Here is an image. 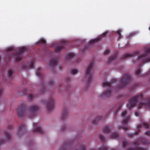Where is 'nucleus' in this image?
<instances>
[{"label": "nucleus", "mask_w": 150, "mask_h": 150, "mask_svg": "<svg viewBox=\"0 0 150 150\" xmlns=\"http://www.w3.org/2000/svg\"><path fill=\"white\" fill-rule=\"evenodd\" d=\"M4 134L7 139L8 140L10 139L11 138V135L7 132H5Z\"/></svg>", "instance_id": "nucleus-29"}, {"label": "nucleus", "mask_w": 150, "mask_h": 150, "mask_svg": "<svg viewBox=\"0 0 150 150\" xmlns=\"http://www.w3.org/2000/svg\"><path fill=\"white\" fill-rule=\"evenodd\" d=\"M110 50H105L104 52V54L107 55L108 54L110 53Z\"/></svg>", "instance_id": "nucleus-37"}, {"label": "nucleus", "mask_w": 150, "mask_h": 150, "mask_svg": "<svg viewBox=\"0 0 150 150\" xmlns=\"http://www.w3.org/2000/svg\"><path fill=\"white\" fill-rule=\"evenodd\" d=\"M141 71V69H139L136 72V74L137 75H138L140 74Z\"/></svg>", "instance_id": "nucleus-39"}, {"label": "nucleus", "mask_w": 150, "mask_h": 150, "mask_svg": "<svg viewBox=\"0 0 150 150\" xmlns=\"http://www.w3.org/2000/svg\"><path fill=\"white\" fill-rule=\"evenodd\" d=\"M78 150H86L85 145H82L81 147L79 148Z\"/></svg>", "instance_id": "nucleus-30"}, {"label": "nucleus", "mask_w": 150, "mask_h": 150, "mask_svg": "<svg viewBox=\"0 0 150 150\" xmlns=\"http://www.w3.org/2000/svg\"><path fill=\"white\" fill-rule=\"evenodd\" d=\"M102 118V117L100 116L96 118V119H95L92 122V124L93 125L96 124L97 122V121L99 120H101Z\"/></svg>", "instance_id": "nucleus-22"}, {"label": "nucleus", "mask_w": 150, "mask_h": 150, "mask_svg": "<svg viewBox=\"0 0 150 150\" xmlns=\"http://www.w3.org/2000/svg\"><path fill=\"white\" fill-rule=\"evenodd\" d=\"M145 51V52L144 54L138 56L139 60H140L142 63L150 61V58L148 59L147 57L148 54L150 53V48H146Z\"/></svg>", "instance_id": "nucleus-6"}, {"label": "nucleus", "mask_w": 150, "mask_h": 150, "mask_svg": "<svg viewBox=\"0 0 150 150\" xmlns=\"http://www.w3.org/2000/svg\"><path fill=\"white\" fill-rule=\"evenodd\" d=\"M36 75L39 77H42L43 75L41 73V70L40 68H38L37 69L36 72Z\"/></svg>", "instance_id": "nucleus-21"}, {"label": "nucleus", "mask_w": 150, "mask_h": 150, "mask_svg": "<svg viewBox=\"0 0 150 150\" xmlns=\"http://www.w3.org/2000/svg\"><path fill=\"white\" fill-rule=\"evenodd\" d=\"M122 106V105H119V108L116 110L115 113V114H116L118 112L119 110L121 108V107Z\"/></svg>", "instance_id": "nucleus-38"}, {"label": "nucleus", "mask_w": 150, "mask_h": 150, "mask_svg": "<svg viewBox=\"0 0 150 150\" xmlns=\"http://www.w3.org/2000/svg\"><path fill=\"white\" fill-rule=\"evenodd\" d=\"M111 150H116L115 149H112Z\"/></svg>", "instance_id": "nucleus-57"}, {"label": "nucleus", "mask_w": 150, "mask_h": 150, "mask_svg": "<svg viewBox=\"0 0 150 150\" xmlns=\"http://www.w3.org/2000/svg\"><path fill=\"white\" fill-rule=\"evenodd\" d=\"M13 127L11 125H9L8 126V128L9 129H12Z\"/></svg>", "instance_id": "nucleus-44"}, {"label": "nucleus", "mask_w": 150, "mask_h": 150, "mask_svg": "<svg viewBox=\"0 0 150 150\" xmlns=\"http://www.w3.org/2000/svg\"><path fill=\"white\" fill-rule=\"evenodd\" d=\"M13 50V48L12 47H10L8 48V51H12Z\"/></svg>", "instance_id": "nucleus-50"}, {"label": "nucleus", "mask_w": 150, "mask_h": 150, "mask_svg": "<svg viewBox=\"0 0 150 150\" xmlns=\"http://www.w3.org/2000/svg\"><path fill=\"white\" fill-rule=\"evenodd\" d=\"M23 69H26L27 68V67L25 66L23 67Z\"/></svg>", "instance_id": "nucleus-55"}, {"label": "nucleus", "mask_w": 150, "mask_h": 150, "mask_svg": "<svg viewBox=\"0 0 150 150\" xmlns=\"http://www.w3.org/2000/svg\"><path fill=\"white\" fill-rule=\"evenodd\" d=\"M108 149V146L105 145H104L101 148H100L98 150H107Z\"/></svg>", "instance_id": "nucleus-26"}, {"label": "nucleus", "mask_w": 150, "mask_h": 150, "mask_svg": "<svg viewBox=\"0 0 150 150\" xmlns=\"http://www.w3.org/2000/svg\"><path fill=\"white\" fill-rule=\"evenodd\" d=\"M78 72L75 69H72L70 72V73L72 74H75Z\"/></svg>", "instance_id": "nucleus-32"}, {"label": "nucleus", "mask_w": 150, "mask_h": 150, "mask_svg": "<svg viewBox=\"0 0 150 150\" xmlns=\"http://www.w3.org/2000/svg\"><path fill=\"white\" fill-rule=\"evenodd\" d=\"M130 145V143L126 141H124L123 143V146L124 147H125L127 146H129Z\"/></svg>", "instance_id": "nucleus-27"}, {"label": "nucleus", "mask_w": 150, "mask_h": 150, "mask_svg": "<svg viewBox=\"0 0 150 150\" xmlns=\"http://www.w3.org/2000/svg\"><path fill=\"white\" fill-rule=\"evenodd\" d=\"M142 125L144 126L145 128H149V125L148 124H147L145 122H143L142 123Z\"/></svg>", "instance_id": "nucleus-36"}, {"label": "nucleus", "mask_w": 150, "mask_h": 150, "mask_svg": "<svg viewBox=\"0 0 150 150\" xmlns=\"http://www.w3.org/2000/svg\"><path fill=\"white\" fill-rule=\"evenodd\" d=\"M68 113V110L66 108L63 109V112L62 115V118L64 120L67 117Z\"/></svg>", "instance_id": "nucleus-15"}, {"label": "nucleus", "mask_w": 150, "mask_h": 150, "mask_svg": "<svg viewBox=\"0 0 150 150\" xmlns=\"http://www.w3.org/2000/svg\"><path fill=\"white\" fill-rule=\"evenodd\" d=\"M94 64V61H92L90 63L86 71V78L88 79V83H90L91 82L92 78V74L91 71L93 68Z\"/></svg>", "instance_id": "nucleus-5"}, {"label": "nucleus", "mask_w": 150, "mask_h": 150, "mask_svg": "<svg viewBox=\"0 0 150 150\" xmlns=\"http://www.w3.org/2000/svg\"><path fill=\"white\" fill-rule=\"evenodd\" d=\"M45 88L44 86H42V92H43L44 91Z\"/></svg>", "instance_id": "nucleus-47"}, {"label": "nucleus", "mask_w": 150, "mask_h": 150, "mask_svg": "<svg viewBox=\"0 0 150 150\" xmlns=\"http://www.w3.org/2000/svg\"><path fill=\"white\" fill-rule=\"evenodd\" d=\"M139 52L138 51H137L134 53H133L132 54H124L123 57H122V59H125L126 58L129 57H134L136 56L138 54Z\"/></svg>", "instance_id": "nucleus-12"}, {"label": "nucleus", "mask_w": 150, "mask_h": 150, "mask_svg": "<svg viewBox=\"0 0 150 150\" xmlns=\"http://www.w3.org/2000/svg\"><path fill=\"white\" fill-rule=\"evenodd\" d=\"M58 61L57 59H52L50 60V63L52 67H54L57 65Z\"/></svg>", "instance_id": "nucleus-16"}, {"label": "nucleus", "mask_w": 150, "mask_h": 150, "mask_svg": "<svg viewBox=\"0 0 150 150\" xmlns=\"http://www.w3.org/2000/svg\"><path fill=\"white\" fill-rule=\"evenodd\" d=\"M13 72L10 69L8 71V74L9 77H11L12 75Z\"/></svg>", "instance_id": "nucleus-35"}, {"label": "nucleus", "mask_w": 150, "mask_h": 150, "mask_svg": "<svg viewBox=\"0 0 150 150\" xmlns=\"http://www.w3.org/2000/svg\"><path fill=\"white\" fill-rule=\"evenodd\" d=\"M121 31L120 30H118L117 31V33L119 37L120 38H121Z\"/></svg>", "instance_id": "nucleus-41"}, {"label": "nucleus", "mask_w": 150, "mask_h": 150, "mask_svg": "<svg viewBox=\"0 0 150 150\" xmlns=\"http://www.w3.org/2000/svg\"><path fill=\"white\" fill-rule=\"evenodd\" d=\"M26 48L25 47H22L20 48L18 51L16 52L15 55L16 57V59L17 61H19L21 60L22 57V53L25 50Z\"/></svg>", "instance_id": "nucleus-8"}, {"label": "nucleus", "mask_w": 150, "mask_h": 150, "mask_svg": "<svg viewBox=\"0 0 150 150\" xmlns=\"http://www.w3.org/2000/svg\"><path fill=\"white\" fill-rule=\"evenodd\" d=\"M37 125V123H33V126H36Z\"/></svg>", "instance_id": "nucleus-53"}, {"label": "nucleus", "mask_w": 150, "mask_h": 150, "mask_svg": "<svg viewBox=\"0 0 150 150\" xmlns=\"http://www.w3.org/2000/svg\"><path fill=\"white\" fill-rule=\"evenodd\" d=\"M67 41H64L62 42V44L56 46L55 47V52H59L62 50L64 49V45H67Z\"/></svg>", "instance_id": "nucleus-10"}, {"label": "nucleus", "mask_w": 150, "mask_h": 150, "mask_svg": "<svg viewBox=\"0 0 150 150\" xmlns=\"http://www.w3.org/2000/svg\"><path fill=\"white\" fill-rule=\"evenodd\" d=\"M117 81V80L116 79H113L111 81L109 82H108L106 81H104L103 82L102 84L104 86L110 87L112 83H116Z\"/></svg>", "instance_id": "nucleus-11"}, {"label": "nucleus", "mask_w": 150, "mask_h": 150, "mask_svg": "<svg viewBox=\"0 0 150 150\" xmlns=\"http://www.w3.org/2000/svg\"><path fill=\"white\" fill-rule=\"evenodd\" d=\"M142 127V126L140 125H138L137 126V128L138 129L139 131L140 129Z\"/></svg>", "instance_id": "nucleus-45"}, {"label": "nucleus", "mask_w": 150, "mask_h": 150, "mask_svg": "<svg viewBox=\"0 0 150 150\" xmlns=\"http://www.w3.org/2000/svg\"><path fill=\"white\" fill-rule=\"evenodd\" d=\"M49 83H50L49 85L51 86H53L54 83V81L53 80H50L49 81Z\"/></svg>", "instance_id": "nucleus-40"}, {"label": "nucleus", "mask_w": 150, "mask_h": 150, "mask_svg": "<svg viewBox=\"0 0 150 150\" xmlns=\"http://www.w3.org/2000/svg\"><path fill=\"white\" fill-rule=\"evenodd\" d=\"M11 56H10L9 57H8V60L9 61L11 59Z\"/></svg>", "instance_id": "nucleus-54"}, {"label": "nucleus", "mask_w": 150, "mask_h": 150, "mask_svg": "<svg viewBox=\"0 0 150 150\" xmlns=\"http://www.w3.org/2000/svg\"><path fill=\"white\" fill-rule=\"evenodd\" d=\"M54 102L52 98H50L48 101L45 103L47 109L49 111L52 110L54 108Z\"/></svg>", "instance_id": "nucleus-9"}, {"label": "nucleus", "mask_w": 150, "mask_h": 150, "mask_svg": "<svg viewBox=\"0 0 150 150\" xmlns=\"http://www.w3.org/2000/svg\"><path fill=\"white\" fill-rule=\"evenodd\" d=\"M117 54V53L116 52L113 56L109 57L108 59V63H110L112 61L114 60L116 58Z\"/></svg>", "instance_id": "nucleus-19"}, {"label": "nucleus", "mask_w": 150, "mask_h": 150, "mask_svg": "<svg viewBox=\"0 0 150 150\" xmlns=\"http://www.w3.org/2000/svg\"><path fill=\"white\" fill-rule=\"evenodd\" d=\"M39 109L38 107L35 105H32L28 111H26L25 105L21 104L18 106L17 111L19 116L21 117L24 115H26L30 118L33 117L35 115Z\"/></svg>", "instance_id": "nucleus-2"}, {"label": "nucleus", "mask_w": 150, "mask_h": 150, "mask_svg": "<svg viewBox=\"0 0 150 150\" xmlns=\"http://www.w3.org/2000/svg\"><path fill=\"white\" fill-rule=\"evenodd\" d=\"M131 78L129 74H125L124 77L120 81V88H122L131 81Z\"/></svg>", "instance_id": "nucleus-7"}, {"label": "nucleus", "mask_w": 150, "mask_h": 150, "mask_svg": "<svg viewBox=\"0 0 150 150\" xmlns=\"http://www.w3.org/2000/svg\"><path fill=\"white\" fill-rule=\"evenodd\" d=\"M39 42L40 43H43L44 44H46V40L44 39H41L39 41Z\"/></svg>", "instance_id": "nucleus-33"}, {"label": "nucleus", "mask_w": 150, "mask_h": 150, "mask_svg": "<svg viewBox=\"0 0 150 150\" xmlns=\"http://www.w3.org/2000/svg\"><path fill=\"white\" fill-rule=\"evenodd\" d=\"M111 131V129L110 127L108 126H106L103 129V133H108Z\"/></svg>", "instance_id": "nucleus-18"}, {"label": "nucleus", "mask_w": 150, "mask_h": 150, "mask_svg": "<svg viewBox=\"0 0 150 150\" xmlns=\"http://www.w3.org/2000/svg\"><path fill=\"white\" fill-rule=\"evenodd\" d=\"M122 117L124 119L122 121V126L120 127L122 129L125 130L128 129V128L127 126L124 127V125H126L130 120V117L129 115H127L126 111H123L122 113Z\"/></svg>", "instance_id": "nucleus-3"}, {"label": "nucleus", "mask_w": 150, "mask_h": 150, "mask_svg": "<svg viewBox=\"0 0 150 150\" xmlns=\"http://www.w3.org/2000/svg\"><path fill=\"white\" fill-rule=\"evenodd\" d=\"M65 127H62V130H64L65 129Z\"/></svg>", "instance_id": "nucleus-52"}, {"label": "nucleus", "mask_w": 150, "mask_h": 150, "mask_svg": "<svg viewBox=\"0 0 150 150\" xmlns=\"http://www.w3.org/2000/svg\"><path fill=\"white\" fill-rule=\"evenodd\" d=\"M66 79H67V80H66L67 81H69V78H67Z\"/></svg>", "instance_id": "nucleus-56"}, {"label": "nucleus", "mask_w": 150, "mask_h": 150, "mask_svg": "<svg viewBox=\"0 0 150 150\" xmlns=\"http://www.w3.org/2000/svg\"><path fill=\"white\" fill-rule=\"evenodd\" d=\"M33 132H37L40 134H42L43 133V131L41 128L39 127H38L35 128L33 129Z\"/></svg>", "instance_id": "nucleus-20"}, {"label": "nucleus", "mask_w": 150, "mask_h": 150, "mask_svg": "<svg viewBox=\"0 0 150 150\" xmlns=\"http://www.w3.org/2000/svg\"><path fill=\"white\" fill-rule=\"evenodd\" d=\"M3 89L2 88H0V96L1 95Z\"/></svg>", "instance_id": "nucleus-46"}, {"label": "nucleus", "mask_w": 150, "mask_h": 150, "mask_svg": "<svg viewBox=\"0 0 150 150\" xmlns=\"http://www.w3.org/2000/svg\"><path fill=\"white\" fill-rule=\"evenodd\" d=\"M138 132H137L131 134H128V135L129 137H131L134 136L135 135L137 134L138 133Z\"/></svg>", "instance_id": "nucleus-34"}, {"label": "nucleus", "mask_w": 150, "mask_h": 150, "mask_svg": "<svg viewBox=\"0 0 150 150\" xmlns=\"http://www.w3.org/2000/svg\"><path fill=\"white\" fill-rule=\"evenodd\" d=\"M88 49V48H87V47H86V46L83 49V51H84V50H86V49Z\"/></svg>", "instance_id": "nucleus-51"}, {"label": "nucleus", "mask_w": 150, "mask_h": 150, "mask_svg": "<svg viewBox=\"0 0 150 150\" xmlns=\"http://www.w3.org/2000/svg\"><path fill=\"white\" fill-rule=\"evenodd\" d=\"M135 115H136V116H139V114L137 112H135Z\"/></svg>", "instance_id": "nucleus-48"}, {"label": "nucleus", "mask_w": 150, "mask_h": 150, "mask_svg": "<svg viewBox=\"0 0 150 150\" xmlns=\"http://www.w3.org/2000/svg\"><path fill=\"white\" fill-rule=\"evenodd\" d=\"M71 144V143L70 142L67 143L66 144V145H65V146H64V148H63V149H64V148H65V147L66 146H67L69 145L70 144Z\"/></svg>", "instance_id": "nucleus-42"}, {"label": "nucleus", "mask_w": 150, "mask_h": 150, "mask_svg": "<svg viewBox=\"0 0 150 150\" xmlns=\"http://www.w3.org/2000/svg\"><path fill=\"white\" fill-rule=\"evenodd\" d=\"M145 134L148 136H150V131H147L145 132Z\"/></svg>", "instance_id": "nucleus-43"}, {"label": "nucleus", "mask_w": 150, "mask_h": 150, "mask_svg": "<svg viewBox=\"0 0 150 150\" xmlns=\"http://www.w3.org/2000/svg\"><path fill=\"white\" fill-rule=\"evenodd\" d=\"M34 62L33 61H31L30 62V65H29L28 67L32 69L34 67Z\"/></svg>", "instance_id": "nucleus-25"}, {"label": "nucleus", "mask_w": 150, "mask_h": 150, "mask_svg": "<svg viewBox=\"0 0 150 150\" xmlns=\"http://www.w3.org/2000/svg\"><path fill=\"white\" fill-rule=\"evenodd\" d=\"M25 126L24 124H22L20 125L19 128L18 130V131L17 133V135L18 137H19V133H21L23 131L25 130Z\"/></svg>", "instance_id": "nucleus-14"}, {"label": "nucleus", "mask_w": 150, "mask_h": 150, "mask_svg": "<svg viewBox=\"0 0 150 150\" xmlns=\"http://www.w3.org/2000/svg\"><path fill=\"white\" fill-rule=\"evenodd\" d=\"M100 139V140L102 142L105 141V137L102 134H100L99 136Z\"/></svg>", "instance_id": "nucleus-28"}, {"label": "nucleus", "mask_w": 150, "mask_h": 150, "mask_svg": "<svg viewBox=\"0 0 150 150\" xmlns=\"http://www.w3.org/2000/svg\"><path fill=\"white\" fill-rule=\"evenodd\" d=\"M149 143V142L148 141L144 139H142L139 140H138L135 141L133 143V144L134 145L137 147L136 148L132 149L131 148H129L127 150H147L146 149H144L142 147H140L138 146L139 144H146Z\"/></svg>", "instance_id": "nucleus-4"}, {"label": "nucleus", "mask_w": 150, "mask_h": 150, "mask_svg": "<svg viewBox=\"0 0 150 150\" xmlns=\"http://www.w3.org/2000/svg\"><path fill=\"white\" fill-rule=\"evenodd\" d=\"M118 136V134L117 133H113L111 137L112 138H116Z\"/></svg>", "instance_id": "nucleus-24"}, {"label": "nucleus", "mask_w": 150, "mask_h": 150, "mask_svg": "<svg viewBox=\"0 0 150 150\" xmlns=\"http://www.w3.org/2000/svg\"><path fill=\"white\" fill-rule=\"evenodd\" d=\"M111 93V90H109L103 93L102 96L106 97H109L110 96Z\"/></svg>", "instance_id": "nucleus-17"}, {"label": "nucleus", "mask_w": 150, "mask_h": 150, "mask_svg": "<svg viewBox=\"0 0 150 150\" xmlns=\"http://www.w3.org/2000/svg\"><path fill=\"white\" fill-rule=\"evenodd\" d=\"M75 56V54L73 53H70L69 54L67 55V58L68 59L70 58H73Z\"/></svg>", "instance_id": "nucleus-23"}, {"label": "nucleus", "mask_w": 150, "mask_h": 150, "mask_svg": "<svg viewBox=\"0 0 150 150\" xmlns=\"http://www.w3.org/2000/svg\"><path fill=\"white\" fill-rule=\"evenodd\" d=\"M107 32H105L103 33L101 35V36H100L99 37L94 39V40H91L90 41V43L91 44H93V43L98 42L101 39L102 37H104L107 34Z\"/></svg>", "instance_id": "nucleus-13"}, {"label": "nucleus", "mask_w": 150, "mask_h": 150, "mask_svg": "<svg viewBox=\"0 0 150 150\" xmlns=\"http://www.w3.org/2000/svg\"><path fill=\"white\" fill-rule=\"evenodd\" d=\"M34 97V95L32 94H30L28 95V98L30 100L32 99Z\"/></svg>", "instance_id": "nucleus-31"}, {"label": "nucleus", "mask_w": 150, "mask_h": 150, "mask_svg": "<svg viewBox=\"0 0 150 150\" xmlns=\"http://www.w3.org/2000/svg\"><path fill=\"white\" fill-rule=\"evenodd\" d=\"M143 95L140 94L137 95L132 98L127 104V107L129 108H131L134 106L137 103L139 102L138 105V108L141 109L143 106H147L150 108V97L146 100L145 103L143 102Z\"/></svg>", "instance_id": "nucleus-1"}, {"label": "nucleus", "mask_w": 150, "mask_h": 150, "mask_svg": "<svg viewBox=\"0 0 150 150\" xmlns=\"http://www.w3.org/2000/svg\"><path fill=\"white\" fill-rule=\"evenodd\" d=\"M4 140H1L0 141V144L2 143H4Z\"/></svg>", "instance_id": "nucleus-49"}]
</instances>
